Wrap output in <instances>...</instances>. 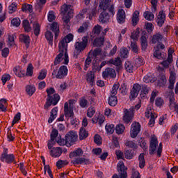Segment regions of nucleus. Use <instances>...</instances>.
<instances>
[{"mask_svg": "<svg viewBox=\"0 0 178 178\" xmlns=\"http://www.w3.org/2000/svg\"><path fill=\"white\" fill-rule=\"evenodd\" d=\"M117 21L119 24H123L126 22V12L123 9H120L117 13Z\"/></svg>", "mask_w": 178, "mask_h": 178, "instance_id": "nucleus-17", "label": "nucleus"}, {"mask_svg": "<svg viewBox=\"0 0 178 178\" xmlns=\"http://www.w3.org/2000/svg\"><path fill=\"white\" fill-rule=\"evenodd\" d=\"M26 92L27 95L31 97L35 92V86L34 85H27L26 86Z\"/></svg>", "mask_w": 178, "mask_h": 178, "instance_id": "nucleus-31", "label": "nucleus"}, {"mask_svg": "<svg viewBox=\"0 0 178 178\" xmlns=\"http://www.w3.org/2000/svg\"><path fill=\"white\" fill-rule=\"evenodd\" d=\"M33 72H34V67L33 66V64L29 63L26 68V76L31 77L33 76Z\"/></svg>", "mask_w": 178, "mask_h": 178, "instance_id": "nucleus-46", "label": "nucleus"}, {"mask_svg": "<svg viewBox=\"0 0 178 178\" xmlns=\"http://www.w3.org/2000/svg\"><path fill=\"white\" fill-rule=\"evenodd\" d=\"M88 36L82 37L81 42H76L74 44L75 51L80 54V52H83L86 48H87V45H88Z\"/></svg>", "mask_w": 178, "mask_h": 178, "instance_id": "nucleus-6", "label": "nucleus"}, {"mask_svg": "<svg viewBox=\"0 0 178 178\" xmlns=\"http://www.w3.org/2000/svg\"><path fill=\"white\" fill-rule=\"evenodd\" d=\"M153 55L154 58H156V59H166V53H161V50L158 48H155Z\"/></svg>", "mask_w": 178, "mask_h": 178, "instance_id": "nucleus-22", "label": "nucleus"}, {"mask_svg": "<svg viewBox=\"0 0 178 178\" xmlns=\"http://www.w3.org/2000/svg\"><path fill=\"white\" fill-rule=\"evenodd\" d=\"M22 10L23 12H29V13H31L33 12V6L31 4L25 3L22 5Z\"/></svg>", "mask_w": 178, "mask_h": 178, "instance_id": "nucleus-49", "label": "nucleus"}, {"mask_svg": "<svg viewBox=\"0 0 178 178\" xmlns=\"http://www.w3.org/2000/svg\"><path fill=\"white\" fill-rule=\"evenodd\" d=\"M143 81L147 83H155V81H156V79L155 77L152 76V74L149 73L144 76Z\"/></svg>", "mask_w": 178, "mask_h": 178, "instance_id": "nucleus-32", "label": "nucleus"}, {"mask_svg": "<svg viewBox=\"0 0 178 178\" xmlns=\"http://www.w3.org/2000/svg\"><path fill=\"white\" fill-rule=\"evenodd\" d=\"M58 116V107H54L50 112V117L48 120V123H52Z\"/></svg>", "mask_w": 178, "mask_h": 178, "instance_id": "nucleus-24", "label": "nucleus"}, {"mask_svg": "<svg viewBox=\"0 0 178 178\" xmlns=\"http://www.w3.org/2000/svg\"><path fill=\"white\" fill-rule=\"evenodd\" d=\"M33 33H34L35 35H39L40 31V24H38V22H35L33 24Z\"/></svg>", "mask_w": 178, "mask_h": 178, "instance_id": "nucleus-54", "label": "nucleus"}, {"mask_svg": "<svg viewBox=\"0 0 178 178\" xmlns=\"http://www.w3.org/2000/svg\"><path fill=\"white\" fill-rule=\"evenodd\" d=\"M158 147V138L156 136H152L149 142V155H154L157 153L159 158H161L162 155V143H160L156 151V147Z\"/></svg>", "mask_w": 178, "mask_h": 178, "instance_id": "nucleus-1", "label": "nucleus"}, {"mask_svg": "<svg viewBox=\"0 0 178 178\" xmlns=\"http://www.w3.org/2000/svg\"><path fill=\"white\" fill-rule=\"evenodd\" d=\"M138 143L140 147L144 150L148 149V145H147V142L143 138H140L138 140Z\"/></svg>", "mask_w": 178, "mask_h": 178, "instance_id": "nucleus-45", "label": "nucleus"}, {"mask_svg": "<svg viewBox=\"0 0 178 178\" xmlns=\"http://www.w3.org/2000/svg\"><path fill=\"white\" fill-rule=\"evenodd\" d=\"M140 45L142 51H145L148 48V38L145 35H142L140 38Z\"/></svg>", "mask_w": 178, "mask_h": 178, "instance_id": "nucleus-26", "label": "nucleus"}, {"mask_svg": "<svg viewBox=\"0 0 178 178\" xmlns=\"http://www.w3.org/2000/svg\"><path fill=\"white\" fill-rule=\"evenodd\" d=\"M166 20V15L165 14V11H159L156 22L159 27H162L165 21Z\"/></svg>", "mask_w": 178, "mask_h": 178, "instance_id": "nucleus-14", "label": "nucleus"}, {"mask_svg": "<svg viewBox=\"0 0 178 178\" xmlns=\"http://www.w3.org/2000/svg\"><path fill=\"white\" fill-rule=\"evenodd\" d=\"M65 138L66 147H72V145H74L75 143L77 141L79 136L76 131H70L65 135Z\"/></svg>", "mask_w": 178, "mask_h": 178, "instance_id": "nucleus-3", "label": "nucleus"}, {"mask_svg": "<svg viewBox=\"0 0 178 178\" xmlns=\"http://www.w3.org/2000/svg\"><path fill=\"white\" fill-rule=\"evenodd\" d=\"M19 40L26 44V48H29V45L30 44V36L21 35L19 36Z\"/></svg>", "mask_w": 178, "mask_h": 178, "instance_id": "nucleus-44", "label": "nucleus"}, {"mask_svg": "<svg viewBox=\"0 0 178 178\" xmlns=\"http://www.w3.org/2000/svg\"><path fill=\"white\" fill-rule=\"evenodd\" d=\"M50 27L51 31H53V33L55 34V38H56L59 34V25H58V23L56 22H53Z\"/></svg>", "mask_w": 178, "mask_h": 178, "instance_id": "nucleus-33", "label": "nucleus"}, {"mask_svg": "<svg viewBox=\"0 0 178 178\" xmlns=\"http://www.w3.org/2000/svg\"><path fill=\"white\" fill-rule=\"evenodd\" d=\"M88 137V132L86 131L84 127H81L79 131V138L80 140H84V138H87Z\"/></svg>", "mask_w": 178, "mask_h": 178, "instance_id": "nucleus-39", "label": "nucleus"}, {"mask_svg": "<svg viewBox=\"0 0 178 178\" xmlns=\"http://www.w3.org/2000/svg\"><path fill=\"white\" fill-rule=\"evenodd\" d=\"M95 114V108L89 107L87 110V116L88 118H92Z\"/></svg>", "mask_w": 178, "mask_h": 178, "instance_id": "nucleus-62", "label": "nucleus"}, {"mask_svg": "<svg viewBox=\"0 0 178 178\" xmlns=\"http://www.w3.org/2000/svg\"><path fill=\"white\" fill-rule=\"evenodd\" d=\"M140 90H141V86H140L138 83H135L132 90H131V96L129 97L130 99L137 98L138 93L140 92Z\"/></svg>", "mask_w": 178, "mask_h": 178, "instance_id": "nucleus-16", "label": "nucleus"}, {"mask_svg": "<svg viewBox=\"0 0 178 178\" xmlns=\"http://www.w3.org/2000/svg\"><path fill=\"white\" fill-rule=\"evenodd\" d=\"M17 10V4L16 3H13L10 6H8V13L12 14Z\"/></svg>", "mask_w": 178, "mask_h": 178, "instance_id": "nucleus-56", "label": "nucleus"}, {"mask_svg": "<svg viewBox=\"0 0 178 178\" xmlns=\"http://www.w3.org/2000/svg\"><path fill=\"white\" fill-rule=\"evenodd\" d=\"M99 22H101V23L105 24V23H109L110 20H111V16L109 15V14L108 13H105V12H102L99 17Z\"/></svg>", "mask_w": 178, "mask_h": 178, "instance_id": "nucleus-21", "label": "nucleus"}, {"mask_svg": "<svg viewBox=\"0 0 178 178\" xmlns=\"http://www.w3.org/2000/svg\"><path fill=\"white\" fill-rule=\"evenodd\" d=\"M8 44L9 47H13L15 45V35H8Z\"/></svg>", "mask_w": 178, "mask_h": 178, "instance_id": "nucleus-61", "label": "nucleus"}, {"mask_svg": "<svg viewBox=\"0 0 178 178\" xmlns=\"http://www.w3.org/2000/svg\"><path fill=\"white\" fill-rule=\"evenodd\" d=\"M139 168L143 169L145 166V159L144 158V154H140L138 157Z\"/></svg>", "mask_w": 178, "mask_h": 178, "instance_id": "nucleus-51", "label": "nucleus"}, {"mask_svg": "<svg viewBox=\"0 0 178 178\" xmlns=\"http://www.w3.org/2000/svg\"><path fill=\"white\" fill-rule=\"evenodd\" d=\"M138 37H140V28H137L135 31H134L131 34V40L134 41H137L138 40Z\"/></svg>", "mask_w": 178, "mask_h": 178, "instance_id": "nucleus-38", "label": "nucleus"}, {"mask_svg": "<svg viewBox=\"0 0 178 178\" xmlns=\"http://www.w3.org/2000/svg\"><path fill=\"white\" fill-rule=\"evenodd\" d=\"M131 50L134 54H138V51H140V47H138V45L137 44V42L136 41H131Z\"/></svg>", "mask_w": 178, "mask_h": 178, "instance_id": "nucleus-35", "label": "nucleus"}, {"mask_svg": "<svg viewBox=\"0 0 178 178\" xmlns=\"http://www.w3.org/2000/svg\"><path fill=\"white\" fill-rule=\"evenodd\" d=\"M47 3V0H38L35 4V8L38 9L39 12H41V8Z\"/></svg>", "mask_w": 178, "mask_h": 178, "instance_id": "nucleus-53", "label": "nucleus"}, {"mask_svg": "<svg viewBox=\"0 0 178 178\" xmlns=\"http://www.w3.org/2000/svg\"><path fill=\"white\" fill-rule=\"evenodd\" d=\"M86 79L87 82L90 85L92 86L94 83H95V74L92 71H88L86 73Z\"/></svg>", "mask_w": 178, "mask_h": 178, "instance_id": "nucleus-19", "label": "nucleus"}, {"mask_svg": "<svg viewBox=\"0 0 178 178\" xmlns=\"http://www.w3.org/2000/svg\"><path fill=\"white\" fill-rule=\"evenodd\" d=\"M22 26L26 33H30V31H31V26H30V22L29 20H24L22 22Z\"/></svg>", "mask_w": 178, "mask_h": 178, "instance_id": "nucleus-43", "label": "nucleus"}, {"mask_svg": "<svg viewBox=\"0 0 178 178\" xmlns=\"http://www.w3.org/2000/svg\"><path fill=\"white\" fill-rule=\"evenodd\" d=\"M163 39V35L161 33H157L154 34L152 39V44H156V42H159V41H162Z\"/></svg>", "mask_w": 178, "mask_h": 178, "instance_id": "nucleus-30", "label": "nucleus"}, {"mask_svg": "<svg viewBox=\"0 0 178 178\" xmlns=\"http://www.w3.org/2000/svg\"><path fill=\"white\" fill-rule=\"evenodd\" d=\"M1 161L6 162V163H12V162H15V155L13 154H6L1 156Z\"/></svg>", "mask_w": 178, "mask_h": 178, "instance_id": "nucleus-20", "label": "nucleus"}, {"mask_svg": "<svg viewBox=\"0 0 178 178\" xmlns=\"http://www.w3.org/2000/svg\"><path fill=\"white\" fill-rule=\"evenodd\" d=\"M168 97H169L170 106H172L175 104V92H168Z\"/></svg>", "mask_w": 178, "mask_h": 178, "instance_id": "nucleus-63", "label": "nucleus"}, {"mask_svg": "<svg viewBox=\"0 0 178 178\" xmlns=\"http://www.w3.org/2000/svg\"><path fill=\"white\" fill-rule=\"evenodd\" d=\"M8 100L6 99H0V112H7Z\"/></svg>", "mask_w": 178, "mask_h": 178, "instance_id": "nucleus-27", "label": "nucleus"}, {"mask_svg": "<svg viewBox=\"0 0 178 178\" xmlns=\"http://www.w3.org/2000/svg\"><path fill=\"white\" fill-rule=\"evenodd\" d=\"M50 155L54 158H59L62 155V149L60 147H54L50 151Z\"/></svg>", "mask_w": 178, "mask_h": 178, "instance_id": "nucleus-23", "label": "nucleus"}, {"mask_svg": "<svg viewBox=\"0 0 178 178\" xmlns=\"http://www.w3.org/2000/svg\"><path fill=\"white\" fill-rule=\"evenodd\" d=\"M119 87L120 85L119 83H115L112 88V90L111 92V97H116V94H118V90H119Z\"/></svg>", "mask_w": 178, "mask_h": 178, "instance_id": "nucleus-48", "label": "nucleus"}, {"mask_svg": "<svg viewBox=\"0 0 178 178\" xmlns=\"http://www.w3.org/2000/svg\"><path fill=\"white\" fill-rule=\"evenodd\" d=\"M73 34L69 33L63 39L60 40V42L58 44V47L64 49H67V44H69L70 41H73Z\"/></svg>", "mask_w": 178, "mask_h": 178, "instance_id": "nucleus-10", "label": "nucleus"}, {"mask_svg": "<svg viewBox=\"0 0 178 178\" xmlns=\"http://www.w3.org/2000/svg\"><path fill=\"white\" fill-rule=\"evenodd\" d=\"M141 130V125L138 122H133L131 128V137L136 138Z\"/></svg>", "mask_w": 178, "mask_h": 178, "instance_id": "nucleus-11", "label": "nucleus"}, {"mask_svg": "<svg viewBox=\"0 0 178 178\" xmlns=\"http://www.w3.org/2000/svg\"><path fill=\"white\" fill-rule=\"evenodd\" d=\"M88 27H90V23L84 22L78 29V33H86L88 30Z\"/></svg>", "mask_w": 178, "mask_h": 178, "instance_id": "nucleus-41", "label": "nucleus"}, {"mask_svg": "<svg viewBox=\"0 0 178 178\" xmlns=\"http://www.w3.org/2000/svg\"><path fill=\"white\" fill-rule=\"evenodd\" d=\"M64 113L65 118H72L74 113L73 112V108L72 107H69V103L65 102L64 104Z\"/></svg>", "mask_w": 178, "mask_h": 178, "instance_id": "nucleus-18", "label": "nucleus"}, {"mask_svg": "<svg viewBox=\"0 0 178 178\" xmlns=\"http://www.w3.org/2000/svg\"><path fill=\"white\" fill-rule=\"evenodd\" d=\"M143 17H145V20H148L149 22H152L154 19H155V15L151 12L145 11L143 13Z\"/></svg>", "mask_w": 178, "mask_h": 178, "instance_id": "nucleus-36", "label": "nucleus"}, {"mask_svg": "<svg viewBox=\"0 0 178 178\" xmlns=\"http://www.w3.org/2000/svg\"><path fill=\"white\" fill-rule=\"evenodd\" d=\"M45 38L49 41V45H54V35L52 32L47 31L45 33Z\"/></svg>", "mask_w": 178, "mask_h": 178, "instance_id": "nucleus-34", "label": "nucleus"}, {"mask_svg": "<svg viewBox=\"0 0 178 178\" xmlns=\"http://www.w3.org/2000/svg\"><path fill=\"white\" fill-rule=\"evenodd\" d=\"M105 129L106 132L108 134H113V133L115 132V125L112 124H107L105 126Z\"/></svg>", "mask_w": 178, "mask_h": 178, "instance_id": "nucleus-47", "label": "nucleus"}, {"mask_svg": "<svg viewBox=\"0 0 178 178\" xmlns=\"http://www.w3.org/2000/svg\"><path fill=\"white\" fill-rule=\"evenodd\" d=\"M60 99V96L58 94H54L53 96L47 98L46 104L44 106V109H49L51 105H57L58 102Z\"/></svg>", "mask_w": 178, "mask_h": 178, "instance_id": "nucleus-8", "label": "nucleus"}, {"mask_svg": "<svg viewBox=\"0 0 178 178\" xmlns=\"http://www.w3.org/2000/svg\"><path fill=\"white\" fill-rule=\"evenodd\" d=\"M140 12L136 10L132 15V26H137L140 22Z\"/></svg>", "mask_w": 178, "mask_h": 178, "instance_id": "nucleus-25", "label": "nucleus"}, {"mask_svg": "<svg viewBox=\"0 0 178 178\" xmlns=\"http://www.w3.org/2000/svg\"><path fill=\"white\" fill-rule=\"evenodd\" d=\"M79 105L81 108H88V100L86 99L85 98H81L79 100Z\"/></svg>", "mask_w": 178, "mask_h": 178, "instance_id": "nucleus-57", "label": "nucleus"}, {"mask_svg": "<svg viewBox=\"0 0 178 178\" xmlns=\"http://www.w3.org/2000/svg\"><path fill=\"white\" fill-rule=\"evenodd\" d=\"M47 77V70H42L38 76V80H44Z\"/></svg>", "mask_w": 178, "mask_h": 178, "instance_id": "nucleus-64", "label": "nucleus"}, {"mask_svg": "<svg viewBox=\"0 0 178 178\" xmlns=\"http://www.w3.org/2000/svg\"><path fill=\"white\" fill-rule=\"evenodd\" d=\"M83 12H90V13L89 14V19H90V20H91L92 19V17H94V16H95V15H97V8H94L92 10L85 9V10H83Z\"/></svg>", "mask_w": 178, "mask_h": 178, "instance_id": "nucleus-55", "label": "nucleus"}, {"mask_svg": "<svg viewBox=\"0 0 178 178\" xmlns=\"http://www.w3.org/2000/svg\"><path fill=\"white\" fill-rule=\"evenodd\" d=\"M111 0H101L99 6V9L105 12L108 9V12H110L113 16H114L115 12V6L113 5H111Z\"/></svg>", "mask_w": 178, "mask_h": 178, "instance_id": "nucleus-4", "label": "nucleus"}, {"mask_svg": "<svg viewBox=\"0 0 178 178\" xmlns=\"http://www.w3.org/2000/svg\"><path fill=\"white\" fill-rule=\"evenodd\" d=\"M118 170L120 173V178H127V168H126L123 162L120 161L118 163Z\"/></svg>", "mask_w": 178, "mask_h": 178, "instance_id": "nucleus-13", "label": "nucleus"}, {"mask_svg": "<svg viewBox=\"0 0 178 178\" xmlns=\"http://www.w3.org/2000/svg\"><path fill=\"white\" fill-rule=\"evenodd\" d=\"M124 66H125V69H126L127 72H128L129 73H133L134 67L133 66V64H131V63L130 61H126Z\"/></svg>", "mask_w": 178, "mask_h": 178, "instance_id": "nucleus-50", "label": "nucleus"}, {"mask_svg": "<svg viewBox=\"0 0 178 178\" xmlns=\"http://www.w3.org/2000/svg\"><path fill=\"white\" fill-rule=\"evenodd\" d=\"M105 38H104V36H102L100 38H96L94 41H93V45L95 47H101L102 45H104V40Z\"/></svg>", "mask_w": 178, "mask_h": 178, "instance_id": "nucleus-40", "label": "nucleus"}, {"mask_svg": "<svg viewBox=\"0 0 178 178\" xmlns=\"http://www.w3.org/2000/svg\"><path fill=\"white\" fill-rule=\"evenodd\" d=\"M67 67L66 65H62L60 67L58 71L57 72L56 70H54L52 72L53 77H56V79H64L67 76Z\"/></svg>", "mask_w": 178, "mask_h": 178, "instance_id": "nucleus-7", "label": "nucleus"}, {"mask_svg": "<svg viewBox=\"0 0 178 178\" xmlns=\"http://www.w3.org/2000/svg\"><path fill=\"white\" fill-rule=\"evenodd\" d=\"M123 131H124V125L118 124L115 127V133L117 134H122Z\"/></svg>", "mask_w": 178, "mask_h": 178, "instance_id": "nucleus-59", "label": "nucleus"}, {"mask_svg": "<svg viewBox=\"0 0 178 178\" xmlns=\"http://www.w3.org/2000/svg\"><path fill=\"white\" fill-rule=\"evenodd\" d=\"M103 79H116V71L113 68H106L102 72Z\"/></svg>", "mask_w": 178, "mask_h": 178, "instance_id": "nucleus-12", "label": "nucleus"}, {"mask_svg": "<svg viewBox=\"0 0 178 178\" xmlns=\"http://www.w3.org/2000/svg\"><path fill=\"white\" fill-rule=\"evenodd\" d=\"M170 72V79L168 88L170 90H173L175 88V83H176V70L175 67H171L169 69Z\"/></svg>", "mask_w": 178, "mask_h": 178, "instance_id": "nucleus-9", "label": "nucleus"}, {"mask_svg": "<svg viewBox=\"0 0 178 178\" xmlns=\"http://www.w3.org/2000/svg\"><path fill=\"white\" fill-rule=\"evenodd\" d=\"M70 8H72V6L64 4L61 7V13L63 15H67L68 13H72V10H70Z\"/></svg>", "mask_w": 178, "mask_h": 178, "instance_id": "nucleus-37", "label": "nucleus"}, {"mask_svg": "<svg viewBox=\"0 0 178 178\" xmlns=\"http://www.w3.org/2000/svg\"><path fill=\"white\" fill-rule=\"evenodd\" d=\"M74 166H77V165H88L90 161L84 157H77L71 161Z\"/></svg>", "mask_w": 178, "mask_h": 178, "instance_id": "nucleus-15", "label": "nucleus"}, {"mask_svg": "<svg viewBox=\"0 0 178 178\" xmlns=\"http://www.w3.org/2000/svg\"><path fill=\"white\" fill-rule=\"evenodd\" d=\"M123 117L122 120L124 123L129 124L131 122H133V118H134V107H131L129 109H123Z\"/></svg>", "mask_w": 178, "mask_h": 178, "instance_id": "nucleus-5", "label": "nucleus"}, {"mask_svg": "<svg viewBox=\"0 0 178 178\" xmlns=\"http://www.w3.org/2000/svg\"><path fill=\"white\" fill-rule=\"evenodd\" d=\"M145 118H147V119H149V118H153L154 116H156V118H157V115H156L155 113H152V110H151V108H147L146 109V111L145 113Z\"/></svg>", "mask_w": 178, "mask_h": 178, "instance_id": "nucleus-52", "label": "nucleus"}, {"mask_svg": "<svg viewBox=\"0 0 178 178\" xmlns=\"http://www.w3.org/2000/svg\"><path fill=\"white\" fill-rule=\"evenodd\" d=\"M84 152L81 148H78L70 154V158H76V156H83Z\"/></svg>", "mask_w": 178, "mask_h": 178, "instance_id": "nucleus-28", "label": "nucleus"}, {"mask_svg": "<svg viewBox=\"0 0 178 178\" xmlns=\"http://www.w3.org/2000/svg\"><path fill=\"white\" fill-rule=\"evenodd\" d=\"M109 65H114V66H120L122 65V60L120 58L117 57L115 58H111L107 61Z\"/></svg>", "mask_w": 178, "mask_h": 178, "instance_id": "nucleus-29", "label": "nucleus"}, {"mask_svg": "<svg viewBox=\"0 0 178 178\" xmlns=\"http://www.w3.org/2000/svg\"><path fill=\"white\" fill-rule=\"evenodd\" d=\"M121 58H127L129 56V50L126 48H122L120 51Z\"/></svg>", "mask_w": 178, "mask_h": 178, "instance_id": "nucleus-60", "label": "nucleus"}, {"mask_svg": "<svg viewBox=\"0 0 178 178\" xmlns=\"http://www.w3.org/2000/svg\"><path fill=\"white\" fill-rule=\"evenodd\" d=\"M101 30H102V26L97 24L93 27L92 33H93V34H96V35H98L101 33Z\"/></svg>", "mask_w": 178, "mask_h": 178, "instance_id": "nucleus-58", "label": "nucleus"}, {"mask_svg": "<svg viewBox=\"0 0 178 178\" xmlns=\"http://www.w3.org/2000/svg\"><path fill=\"white\" fill-rule=\"evenodd\" d=\"M108 104L111 106H116L118 105V97L116 96H110L108 98Z\"/></svg>", "mask_w": 178, "mask_h": 178, "instance_id": "nucleus-42", "label": "nucleus"}, {"mask_svg": "<svg viewBox=\"0 0 178 178\" xmlns=\"http://www.w3.org/2000/svg\"><path fill=\"white\" fill-rule=\"evenodd\" d=\"M59 48V54L56 56L54 59V66H58L63 60L64 65H67L69 63V54H67V49H63V47Z\"/></svg>", "mask_w": 178, "mask_h": 178, "instance_id": "nucleus-2", "label": "nucleus"}]
</instances>
